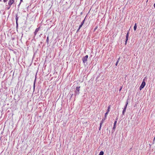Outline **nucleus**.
<instances>
[{"label": "nucleus", "instance_id": "22", "mask_svg": "<svg viewBox=\"0 0 155 155\" xmlns=\"http://www.w3.org/2000/svg\"><path fill=\"white\" fill-rule=\"evenodd\" d=\"M97 27L96 26L95 28H94V31H95L97 28Z\"/></svg>", "mask_w": 155, "mask_h": 155}, {"label": "nucleus", "instance_id": "14", "mask_svg": "<svg viewBox=\"0 0 155 155\" xmlns=\"http://www.w3.org/2000/svg\"><path fill=\"white\" fill-rule=\"evenodd\" d=\"M104 154V152L103 151H101L100 152L99 155H103Z\"/></svg>", "mask_w": 155, "mask_h": 155}, {"label": "nucleus", "instance_id": "23", "mask_svg": "<svg viewBox=\"0 0 155 155\" xmlns=\"http://www.w3.org/2000/svg\"><path fill=\"white\" fill-rule=\"evenodd\" d=\"M21 2H20L19 4V5H18V6L19 7L20 5V4H21Z\"/></svg>", "mask_w": 155, "mask_h": 155}, {"label": "nucleus", "instance_id": "13", "mask_svg": "<svg viewBox=\"0 0 155 155\" xmlns=\"http://www.w3.org/2000/svg\"><path fill=\"white\" fill-rule=\"evenodd\" d=\"M110 105H109L108 107V109H107V112H108V113H109V112L110 111Z\"/></svg>", "mask_w": 155, "mask_h": 155}, {"label": "nucleus", "instance_id": "26", "mask_svg": "<svg viewBox=\"0 0 155 155\" xmlns=\"http://www.w3.org/2000/svg\"><path fill=\"white\" fill-rule=\"evenodd\" d=\"M153 6L154 8H155V3L154 4Z\"/></svg>", "mask_w": 155, "mask_h": 155}, {"label": "nucleus", "instance_id": "24", "mask_svg": "<svg viewBox=\"0 0 155 155\" xmlns=\"http://www.w3.org/2000/svg\"><path fill=\"white\" fill-rule=\"evenodd\" d=\"M155 140V137H154V139L153 140V141L154 142Z\"/></svg>", "mask_w": 155, "mask_h": 155}, {"label": "nucleus", "instance_id": "12", "mask_svg": "<svg viewBox=\"0 0 155 155\" xmlns=\"http://www.w3.org/2000/svg\"><path fill=\"white\" fill-rule=\"evenodd\" d=\"M137 28V24L135 23V25L134 27V30L135 31L136 30Z\"/></svg>", "mask_w": 155, "mask_h": 155}, {"label": "nucleus", "instance_id": "5", "mask_svg": "<svg viewBox=\"0 0 155 155\" xmlns=\"http://www.w3.org/2000/svg\"><path fill=\"white\" fill-rule=\"evenodd\" d=\"M14 2V0H9L8 3L9 6H11Z\"/></svg>", "mask_w": 155, "mask_h": 155}, {"label": "nucleus", "instance_id": "6", "mask_svg": "<svg viewBox=\"0 0 155 155\" xmlns=\"http://www.w3.org/2000/svg\"><path fill=\"white\" fill-rule=\"evenodd\" d=\"M15 17H16L15 19H16V28H17L18 26V17L17 14H16L15 15Z\"/></svg>", "mask_w": 155, "mask_h": 155}, {"label": "nucleus", "instance_id": "9", "mask_svg": "<svg viewBox=\"0 0 155 155\" xmlns=\"http://www.w3.org/2000/svg\"><path fill=\"white\" fill-rule=\"evenodd\" d=\"M117 118L116 119V120L114 121V126H113V130L115 129L116 128V124H117Z\"/></svg>", "mask_w": 155, "mask_h": 155}, {"label": "nucleus", "instance_id": "18", "mask_svg": "<svg viewBox=\"0 0 155 155\" xmlns=\"http://www.w3.org/2000/svg\"><path fill=\"white\" fill-rule=\"evenodd\" d=\"M84 20H85V19H84V20H83L82 21V22H81V25H83V24H84Z\"/></svg>", "mask_w": 155, "mask_h": 155}, {"label": "nucleus", "instance_id": "7", "mask_svg": "<svg viewBox=\"0 0 155 155\" xmlns=\"http://www.w3.org/2000/svg\"><path fill=\"white\" fill-rule=\"evenodd\" d=\"M106 118H103L102 119V121H101V122L100 123V128H99V130H100V129H101V126H102V124L104 122V121L105 120V119H106Z\"/></svg>", "mask_w": 155, "mask_h": 155}, {"label": "nucleus", "instance_id": "2", "mask_svg": "<svg viewBox=\"0 0 155 155\" xmlns=\"http://www.w3.org/2000/svg\"><path fill=\"white\" fill-rule=\"evenodd\" d=\"M145 81L144 80V79L139 89L140 90H141L142 89H143L145 85Z\"/></svg>", "mask_w": 155, "mask_h": 155}, {"label": "nucleus", "instance_id": "10", "mask_svg": "<svg viewBox=\"0 0 155 155\" xmlns=\"http://www.w3.org/2000/svg\"><path fill=\"white\" fill-rule=\"evenodd\" d=\"M39 28H37L35 30V31L34 32V35H35V36L36 35L37 33L38 32V31H39Z\"/></svg>", "mask_w": 155, "mask_h": 155}, {"label": "nucleus", "instance_id": "15", "mask_svg": "<svg viewBox=\"0 0 155 155\" xmlns=\"http://www.w3.org/2000/svg\"><path fill=\"white\" fill-rule=\"evenodd\" d=\"M120 59V58H119L118 59V60H117V61L116 63V64H115V65H116V66H117V64H118V62H119V61Z\"/></svg>", "mask_w": 155, "mask_h": 155}, {"label": "nucleus", "instance_id": "17", "mask_svg": "<svg viewBox=\"0 0 155 155\" xmlns=\"http://www.w3.org/2000/svg\"><path fill=\"white\" fill-rule=\"evenodd\" d=\"M48 41H49L48 36L47 38V39H46V42L48 44Z\"/></svg>", "mask_w": 155, "mask_h": 155}, {"label": "nucleus", "instance_id": "4", "mask_svg": "<svg viewBox=\"0 0 155 155\" xmlns=\"http://www.w3.org/2000/svg\"><path fill=\"white\" fill-rule=\"evenodd\" d=\"M88 58V56L87 55L83 58L82 60L84 63H85L87 62Z\"/></svg>", "mask_w": 155, "mask_h": 155}, {"label": "nucleus", "instance_id": "11", "mask_svg": "<svg viewBox=\"0 0 155 155\" xmlns=\"http://www.w3.org/2000/svg\"><path fill=\"white\" fill-rule=\"evenodd\" d=\"M36 76L35 78V81H34V84H33V90H34V91L35 90V81H36Z\"/></svg>", "mask_w": 155, "mask_h": 155}, {"label": "nucleus", "instance_id": "1", "mask_svg": "<svg viewBox=\"0 0 155 155\" xmlns=\"http://www.w3.org/2000/svg\"><path fill=\"white\" fill-rule=\"evenodd\" d=\"M80 87H81L80 86H79L77 87L76 88V90L75 91V96H76V95H78L79 94V93H80L79 91L80 90Z\"/></svg>", "mask_w": 155, "mask_h": 155}, {"label": "nucleus", "instance_id": "19", "mask_svg": "<svg viewBox=\"0 0 155 155\" xmlns=\"http://www.w3.org/2000/svg\"><path fill=\"white\" fill-rule=\"evenodd\" d=\"M82 25L81 24L79 26V29H80V28L82 27Z\"/></svg>", "mask_w": 155, "mask_h": 155}, {"label": "nucleus", "instance_id": "29", "mask_svg": "<svg viewBox=\"0 0 155 155\" xmlns=\"http://www.w3.org/2000/svg\"><path fill=\"white\" fill-rule=\"evenodd\" d=\"M2 0H0V2Z\"/></svg>", "mask_w": 155, "mask_h": 155}, {"label": "nucleus", "instance_id": "20", "mask_svg": "<svg viewBox=\"0 0 155 155\" xmlns=\"http://www.w3.org/2000/svg\"><path fill=\"white\" fill-rule=\"evenodd\" d=\"M11 6H9V7H7V10H9V9H10V7H11Z\"/></svg>", "mask_w": 155, "mask_h": 155}, {"label": "nucleus", "instance_id": "21", "mask_svg": "<svg viewBox=\"0 0 155 155\" xmlns=\"http://www.w3.org/2000/svg\"><path fill=\"white\" fill-rule=\"evenodd\" d=\"M8 0H3V2H7Z\"/></svg>", "mask_w": 155, "mask_h": 155}, {"label": "nucleus", "instance_id": "16", "mask_svg": "<svg viewBox=\"0 0 155 155\" xmlns=\"http://www.w3.org/2000/svg\"><path fill=\"white\" fill-rule=\"evenodd\" d=\"M108 113L107 112L105 113V116H104L105 118H106L107 115L108 114Z\"/></svg>", "mask_w": 155, "mask_h": 155}, {"label": "nucleus", "instance_id": "25", "mask_svg": "<svg viewBox=\"0 0 155 155\" xmlns=\"http://www.w3.org/2000/svg\"><path fill=\"white\" fill-rule=\"evenodd\" d=\"M80 29H79V28L78 29L77 31V32H78L79 30Z\"/></svg>", "mask_w": 155, "mask_h": 155}, {"label": "nucleus", "instance_id": "3", "mask_svg": "<svg viewBox=\"0 0 155 155\" xmlns=\"http://www.w3.org/2000/svg\"><path fill=\"white\" fill-rule=\"evenodd\" d=\"M128 100H127V101H126V104L125 105V106H124V109L123 110V112H122V114L123 115H124V113H125V112H126V108H127V104H128Z\"/></svg>", "mask_w": 155, "mask_h": 155}, {"label": "nucleus", "instance_id": "28", "mask_svg": "<svg viewBox=\"0 0 155 155\" xmlns=\"http://www.w3.org/2000/svg\"><path fill=\"white\" fill-rule=\"evenodd\" d=\"M23 1V0H20V2H21V3Z\"/></svg>", "mask_w": 155, "mask_h": 155}, {"label": "nucleus", "instance_id": "8", "mask_svg": "<svg viewBox=\"0 0 155 155\" xmlns=\"http://www.w3.org/2000/svg\"><path fill=\"white\" fill-rule=\"evenodd\" d=\"M128 36H129V32L128 31L126 35V41H125V45H126L127 44V40H128Z\"/></svg>", "mask_w": 155, "mask_h": 155}, {"label": "nucleus", "instance_id": "27", "mask_svg": "<svg viewBox=\"0 0 155 155\" xmlns=\"http://www.w3.org/2000/svg\"><path fill=\"white\" fill-rule=\"evenodd\" d=\"M122 87H121L120 88V90H119V91H121V89H122Z\"/></svg>", "mask_w": 155, "mask_h": 155}]
</instances>
